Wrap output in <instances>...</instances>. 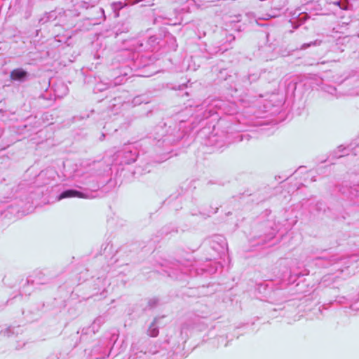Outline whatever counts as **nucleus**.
I'll use <instances>...</instances> for the list:
<instances>
[{
  "mask_svg": "<svg viewBox=\"0 0 359 359\" xmlns=\"http://www.w3.org/2000/svg\"><path fill=\"white\" fill-rule=\"evenodd\" d=\"M123 155L121 163L130 164L136 161L137 151L133 146L128 145L126 147L123 151H119L118 156Z\"/></svg>",
  "mask_w": 359,
  "mask_h": 359,
  "instance_id": "obj_1",
  "label": "nucleus"
},
{
  "mask_svg": "<svg viewBox=\"0 0 359 359\" xmlns=\"http://www.w3.org/2000/svg\"><path fill=\"white\" fill-rule=\"evenodd\" d=\"M354 144H351L349 147L347 148L343 147L342 145L338 147L337 149L334 151V155L336 158H341L344 156V155L349 156L350 153L346 152L345 154H341L344 151H348L352 152V155L356 156L358 153H359V147H354Z\"/></svg>",
  "mask_w": 359,
  "mask_h": 359,
  "instance_id": "obj_2",
  "label": "nucleus"
},
{
  "mask_svg": "<svg viewBox=\"0 0 359 359\" xmlns=\"http://www.w3.org/2000/svg\"><path fill=\"white\" fill-rule=\"evenodd\" d=\"M29 74L22 68L15 69L11 72L10 77L13 81L24 82L27 79Z\"/></svg>",
  "mask_w": 359,
  "mask_h": 359,
  "instance_id": "obj_3",
  "label": "nucleus"
},
{
  "mask_svg": "<svg viewBox=\"0 0 359 359\" xmlns=\"http://www.w3.org/2000/svg\"><path fill=\"white\" fill-rule=\"evenodd\" d=\"M74 197H77V198H87L88 196L81 192V191H79L77 190H74V189H67V190H65V191H63L57 197L58 200H62V199H64V198H74Z\"/></svg>",
  "mask_w": 359,
  "mask_h": 359,
  "instance_id": "obj_4",
  "label": "nucleus"
},
{
  "mask_svg": "<svg viewBox=\"0 0 359 359\" xmlns=\"http://www.w3.org/2000/svg\"><path fill=\"white\" fill-rule=\"evenodd\" d=\"M158 318H155L147 330V334L151 337H156L158 334V328L156 325Z\"/></svg>",
  "mask_w": 359,
  "mask_h": 359,
  "instance_id": "obj_5",
  "label": "nucleus"
},
{
  "mask_svg": "<svg viewBox=\"0 0 359 359\" xmlns=\"http://www.w3.org/2000/svg\"><path fill=\"white\" fill-rule=\"evenodd\" d=\"M105 320L104 318L102 316H99L95 320L91 325V329L94 333L98 330V329L100 327V326L104 324Z\"/></svg>",
  "mask_w": 359,
  "mask_h": 359,
  "instance_id": "obj_6",
  "label": "nucleus"
},
{
  "mask_svg": "<svg viewBox=\"0 0 359 359\" xmlns=\"http://www.w3.org/2000/svg\"><path fill=\"white\" fill-rule=\"evenodd\" d=\"M353 256H351L349 258L332 257L329 262L331 264H342L343 265H347L349 263V259H353Z\"/></svg>",
  "mask_w": 359,
  "mask_h": 359,
  "instance_id": "obj_7",
  "label": "nucleus"
},
{
  "mask_svg": "<svg viewBox=\"0 0 359 359\" xmlns=\"http://www.w3.org/2000/svg\"><path fill=\"white\" fill-rule=\"evenodd\" d=\"M112 10L115 13V17H118V11L123 8V4L121 2H114L111 5Z\"/></svg>",
  "mask_w": 359,
  "mask_h": 359,
  "instance_id": "obj_8",
  "label": "nucleus"
},
{
  "mask_svg": "<svg viewBox=\"0 0 359 359\" xmlns=\"http://www.w3.org/2000/svg\"><path fill=\"white\" fill-rule=\"evenodd\" d=\"M280 9H281V8H278L276 6H274L273 8V9L271 10V13L266 14V16H267L266 19L276 18V17L280 15L279 12H280Z\"/></svg>",
  "mask_w": 359,
  "mask_h": 359,
  "instance_id": "obj_9",
  "label": "nucleus"
},
{
  "mask_svg": "<svg viewBox=\"0 0 359 359\" xmlns=\"http://www.w3.org/2000/svg\"><path fill=\"white\" fill-rule=\"evenodd\" d=\"M321 43H322V41L320 40L317 39L311 43L302 44L301 46V49L304 50L311 46H320L321 44Z\"/></svg>",
  "mask_w": 359,
  "mask_h": 359,
  "instance_id": "obj_10",
  "label": "nucleus"
},
{
  "mask_svg": "<svg viewBox=\"0 0 359 359\" xmlns=\"http://www.w3.org/2000/svg\"><path fill=\"white\" fill-rule=\"evenodd\" d=\"M330 4H332L338 6L341 9L346 10V4L345 3H342L341 0H330Z\"/></svg>",
  "mask_w": 359,
  "mask_h": 359,
  "instance_id": "obj_11",
  "label": "nucleus"
},
{
  "mask_svg": "<svg viewBox=\"0 0 359 359\" xmlns=\"http://www.w3.org/2000/svg\"><path fill=\"white\" fill-rule=\"evenodd\" d=\"M156 133L158 134V133H161V138H158L156 137H155V139H158V142H159L161 141V140L163 137V133H164V130L165 129L161 127V126H158L156 128Z\"/></svg>",
  "mask_w": 359,
  "mask_h": 359,
  "instance_id": "obj_12",
  "label": "nucleus"
},
{
  "mask_svg": "<svg viewBox=\"0 0 359 359\" xmlns=\"http://www.w3.org/2000/svg\"><path fill=\"white\" fill-rule=\"evenodd\" d=\"M142 102H143V99L141 96H137L133 100V104L134 106L139 105Z\"/></svg>",
  "mask_w": 359,
  "mask_h": 359,
  "instance_id": "obj_13",
  "label": "nucleus"
},
{
  "mask_svg": "<svg viewBox=\"0 0 359 359\" xmlns=\"http://www.w3.org/2000/svg\"><path fill=\"white\" fill-rule=\"evenodd\" d=\"M350 309L353 311H359V304L358 302H355L354 304H352L351 306H350Z\"/></svg>",
  "mask_w": 359,
  "mask_h": 359,
  "instance_id": "obj_14",
  "label": "nucleus"
},
{
  "mask_svg": "<svg viewBox=\"0 0 359 359\" xmlns=\"http://www.w3.org/2000/svg\"><path fill=\"white\" fill-rule=\"evenodd\" d=\"M325 90L330 94L334 95L337 90L334 87L329 86Z\"/></svg>",
  "mask_w": 359,
  "mask_h": 359,
  "instance_id": "obj_15",
  "label": "nucleus"
},
{
  "mask_svg": "<svg viewBox=\"0 0 359 359\" xmlns=\"http://www.w3.org/2000/svg\"><path fill=\"white\" fill-rule=\"evenodd\" d=\"M219 240L222 241V245H221V247H222V248L223 250H224V247L226 246V243L224 242V241H223V240H222V238H219Z\"/></svg>",
  "mask_w": 359,
  "mask_h": 359,
  "instance_id": "obj_16",
  "label": "nucleus"
},
{
  "mask_svg": "<svg viewBox=\"0 0 359 359\" xmlns=\"http://www.w3.org/2000/svg\"><path fill=\"white\" fill-rule=\"evenodd\" d=\"M306 16H307L306 14H304L303 16L299 18V20L300 21H302L303 20H305L306 18Z\"/></svg>",
  "mask_w": 359,
  "mask_h": 359,
  "instance_id": "obj_17",
  "label": "nucleus"
},
{
  "mask_svg": "<svg viewBox=\"0 0 359 359\" xmlns=\"http://www.w3.org/2000/svg\"><path fill=\"white\" fill-rule=\"evenodd\" d=\"M100 10L101 13H102V15H104V9L102 8H100ZM104 18H105V16H104Z\"/></svg>",
  "mask_w": 359,
  "mask_h": 359,
  "instance_id": "obj_18",
  "label": "nucleus"
},
{
  "mask_svg": "<svg viewBox=\"0 0 359 359\" xmlns=\"http://www.w3.org/2000/svg\"><path fill=\"white\" fill-rule=\"evenodd\" d=\"M170 135H174V136H176V135L174 134V132H173L172 130V131H170Z\"/></svg>",
  "mask_w": 359,
  "mask_h": 359,
  "instance_id": "obj_19",
  "label": "nucleus"
},
{
  "mask_svg": "<svg viewBox=\"0 0 359 359\" xmlns=\"http://www.w3.org/2000/svg\"><path fill=\"white\" fill-rule=\"evenodd\" d=\"M83 4H84L83 7H86V8L88 7V6H86V4H87L86 2H84Z\"/></svg>",
  "mask_w": 359,
  "mask_h": 359,
  "instance_id": "obj_20",
  "label": "nucleus"
},
{
  "mask_svg": "<svg viewBox=\"0 0 359 359\" xmlns=\"http://www.w3.org/2000/svg\"><path fill=\"white\" fill-rule=\"evenodd\" d=\"M338 270H340L341 271H343V269L342 268H339Z\"/></svg>",
  "mask_w": 359,
  "mask_h": 359,
  "instance_id": "obj_21",
  "label": "nucleus"
},
{
  "mask_svg": "<svg viewBox=\"0 0 359 359\" xmlns=\"http://www.w3.org/2000/svg\"><path fill=\"white\" fill-rule=\"evenodd\" d=\"M182 273H186L187 271H183Z\"/></svg>",
  "mask_w": 359,
  "mask_h": 359,
  "instance_id": "obj_22",
  "label": "nucleus"
}]
</instances>
